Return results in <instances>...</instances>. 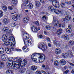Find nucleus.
<instances>
[{"label": "nucleus", "mask_w": 74, "mask_h": 74, "mask_svg": "<svg viewBox=\"0 0 74 74\" xmlns=\"http://www.w3.org/2000/svg\"><path fill=\"white\" fill-rule=\"evenodd\" d=\"M8 62H9L6 63V64H9L13 65V69L14 70H18L20 69L21 66H25L27 63V61L26 59H24L23 62H22V58H15L14 59L13 58H9L8 59Z\"/></svg>", "instance_id": "1"}, {"label": "nucleus", "mask_w": 74, "mask_h": 74, "mask_svg": "<svg viewBox=\"0 0 74 74\" xmlns=\"http://www.w3.org/2000/svg\"><path fill=\"white\" fill-rule=\"evenodd\" d=\"M29 36V34L25 33H24L22 35V37L24 41V44L26 46H29L33 44V41Z\"/></svg>", "instance_id": "2"}, {"label": "nucleus", "mask_w": 74, "mask_h": 74, "mask_svg": "<svg viewBox=\"0 0 74 74\" xmlns=\"http://www.w3.org/2000/svg\"><path fill=\"white\" fill-rule=\"evenodd\" d=\"M39 57H38L39 60H37L36 59V62L37 63H40L43 62L45 59V56L44 54H39Z\"/></svg>", "instance_id": "3"}, {"label": "nucleus", "mask_w": 74, "mask_h": 74, "mask_svg": "<svg viewBox=\"0 0 74 74\" xmlns=\"http://www.w3.org/2000/svg\"><path fill=\"white\" fill-rule=\"evenodd\" d=\"M29 7L30 9L33 8V6L32 3H30V2L27 0H25L24 1V4L21 5V7Z\"/></svg>", "instance_id": "4"}, {"label": "nucleus", "mask_w": 74, "mask_h": 74, "mask_svg": "<svg viewBox=\"0 0 74 74\" xmlns=\"http://www.w3.org/2000/svg\"><path fill=\"white\" fill-rule=\"evenodd\" d=\"M73 54L71 51L69 50L67 52V53L66 54V53H63L62 54V58H66V56H68L70 57V58H71L73 56Z\"/></svg>", "instance_id": "5"}, {"label": "nucleus", "mask_w": 74, "mask_h": 74, "mask_svg": "<svg viewBox=\"0 0 74 74\" xmlns=\"http://www.w3.org/2000/svg\"><path fill=\"white\" fill-rule=\"evenodd\" d=\"M52 24L54 25L55 27H57L59 25V20H56V17L55 16L53 17V21Z\"/></svg>", "instance_id": "6"}, {"label": "nucleus", "mask_w": 74, "mask_h": 74, "mask_svg": "<svg viewBox=\"0 0 74 74\" xmlns=\"http://www.w3.org/2000/svg\"><path fill=\"white\" fill-rule=\"evenodd\" d=\"M38 48L40 49H41L43 51H45L46 49H47V45H43L42 44V43H41L38 46Z\"/></svg>", "instance_id": "7"}, {"label": "nucleus", "mask_w": 74, "mask_h": 74, "mask_svg": "<svg viewBox=\"0 0 74 74\" xmlns=\"http://www.w3.org/2000/svg\"><path fill=\"white\" fill-rule=\"evenodd\" d=\"M42 54V53H35L33 54H32L31 56V58L32 59V60L34 61V62H36V58H35V56H37L38 55H39V54Z\"/></svg>", "instance_id": "8"}, {"label": "nucleus", "mask_w": 74, "mask_h": 74, "mask_svg": "<svg viewBox=\"0 0 74 74\" xmlns=\"http://www.w3.org/2000/svg\"><path fill=\"white\" fill-rule=\"evenodd\" d=\"M61 38H64L65 40L68 41L70 40V36L68 35H63L61 36Z\"/></svg>", "instance_id": "9"}, {"label": "nucleus", "mask_w": 74, "mask_h": 74, "mask_svg": "<svg viewBox=\"0 0 74 74\" xmlns=\"http://www.w3.org/2000/svg\"><path fill=\"white\" fill-rule=\"evenodd\" d=\"M31 29L34 32H37V27L35 26H33L31 27Z\"/></svg>", "instance_id": "10"}, {"label": "nucleus", "mask_w": 74, "mask_h": 74, "mask_svg": "<svg viewBox=\"0 0 74 74\" xmlns=\"http://www.w3.org/2000/svg\"><path fill=\"white\" fill-rule=\"evenodd\" d=\"M66 63V61L64 59L61 60L60 61V64L62 66H64V65H65Z\"/></svg>", "instance_id": "11"}, {"label": "nucleus", "mask_w": 74, "mask_h": 74, "mask_svg": "<svg viewBox=\"0 0 74 74\" xmlns=\"http://www.w3.org/2000/svg\"><path fill=\"white\" fill-rule=\"evenodd\" d=\"M55 52L56 54L59 55V54H60L61 53V50L59 48H57L55 49Z\"/></svg>", "instance_id": "12"}, {"label": "nucleus", "mask_w": 74, "mask_h": 74, "mask_svg": "<svg viewBox=\"0 0 74 74\" xmlns=\"http://www.w3.org/2000/svg\"><path fill=\"white\" fill-rule=\"evenodd\" d=\"M53 42L54 44L56 45L57 47H59L60 46V45L59 44V42H58V41H56V40H54L53 41Z\"/></svg>", "instance_id": "13"}, {"label": "nucleus", "mask_w": 74, "mask_h": 74, "mask_svg": "<svg viewBox=\"0 0 74 74\" xmlns=\"http://www.w3.org/2000/svg\"><path fill=\"white\" fill-rule=\"evenodd\" d=\"M12 18L14 21H17L18 19V15H15L12 16Z\"/></svg>", "instance_id": "14"}, {"label": "nucleus", "mask_w": 74, "mask_h": 74, "mask_svg": "<svg viewBox=\"0 0 74 74\" xmlns=\"http://www.w3.org/2000/svg\"><path fill=\"white\" fill-rule=\"evenodd\" d=\"M23 23H26L29 22V18L27 17H24L23 19Z\"/></svg>", "instance_id": "15"}, {"label": "nucleus", "mask_w": 74, "mask_h": 74, "mask_svg": "<svg viewBox=\"0 0 74 74\" xmlns=\"http://www.w3.org/2000/svg\"><path fill=\"white\" fill-rule=\"evenodd\" d=\"M15 41V38L13 37L12 36H10L9 39V42H12V41Z\"/></svg>", "instance_id": "16"}, {"label": "nucleus", "mask_w": 74, "mask_h": 74, "mask_svg": "<svg viewBox=\"0 0 74 74\" xmlns=\"http://www.w3.org/2000/svg\"><path fill=\"white\" fill-rule=\"evenodd\" d=\"M2 39L3 41H5V40H7V35L5 34L3 35L2 36Z\"/></svg>", "instance_id": "17"}, {"label": "nucleus", "mask_w": 74, "mask_h": 74, "mask_svg": "<svg viewBox=\"0 0 74 74\" xmlns=\"http://www.w3.org/2000/svg\"><path fill=\"white\" fill-rule=\"evenodd\" d=\"M9 44L10 45V46L14 47V45H15V40L13 41L12 42H9Z\"/></svg>", "instance_id": "18"}, {"label": "nucleus", "mask_w": 74, "mask_h": 74, "mask_svg": "<svg viewBox=\"0 0 74 74\" xmlns=\"http://www.w3.org/2000/svg\"><path fill=\"white\" fill-rule=\"evenodd\" d=\"M31 69L32 71H35L37 70V67L36 66L33 65L31 66Z\"/></svg>", "instance_id": "19"}, {"label": "nucleus", "mask_w": 74, "mask_h": 74, "mask_svg": "<svg viewBox=\"0 0 74 74\" xmlns=\"http://www.w3.org/2000/svg\"><path fill=\"white\" fill-rule=\"evenodd\" d=\"M56 1V4L55 5V7L57 8H58L59 7V2L58 0H55Z\"/></svg>", "instance_id": "20"}, {"label": "nucleus", "mask_w": 74, "mask_h": 74, "mask_svg": "<svg viewBox=\"0 0 74 74\" xmlns=\"http://www.w3.org/2000/svg\"><path fill=\"white\" fill-rule=\"evenodd\" d=\"M2 8L5 12H6L7 10V7L5 5L2 6Z\"/></svg>", "instance_id": "21"}, {"label": "nucleus", "mask_w": 74, "mask_h": 74, "mask_svg": "<svg viewBox=\"0 0 74 74\" xmlns=\"http://www.w3.org/2000/svg\"><path fill=\"white\" fill-rule=\"evenodd\" d=\"M65 22H67V21H70L71 19V16H65Z\"/></svg>", "instance_id": "22"}, {"label": "nucleus", "mask_w": 74, "mask_h": 74, "mask_svg": "<svg viewBox=\"0 0 74 74\" xmlns=\"http://www.w3.org/2000/svg\"><path fill=\"white\" fill-rule=\"evenodd\" d=\"M62 30L61 29H59L57 30V31L56 32L57 34V35H60V34L62 33Z\"/></svg>", "instance_id": "23"}, {"label": "nucleus", "mask_w": 74, "mask_h": 74, "mask_svg": "<svg viewBox=\"0 0 74 74\" xmlns=\"http://www.w3.org/2000/svg\"><path fill=\"white\" fill-rule=\"evenodd\" d=\"M48 10H49V11H51V12H53V10H54V8H53V7L52 6H50L48 7Z\"/></svg>", "instance_id": "24"}, {"label": "nucleus", "mask_w": 74, "mask_h": 74, "mask_svg": "<svg viewBox=\"0 0 74 74\" xmlns=\"http://www.w3.org/2000/svg\"><path fill=\"white\" fill-rule=\"evenodd\" d=\"M5 51L7 53H10L11 52V49L10 48L9 49L8 48H5Z\"/></svg>", "instance_id": "25"}, {"label": "nucleus", "mask_w": 74, "mask_h": 74, "mask_svg": "<svg viewBox=\"0 0 74 74\" xmlns=\"http://www.w3.org/2000/svg\"><path fill=\"white\" fill-rule=\"evenodd\" d=\"M25 71L26 68H23L20 69V72L21 73H25Z\"/></svg>", "instance_id": "26"}, {"label": "nucleus", "mask_w": 74, "mask_h": 74, "mask_svg": "<svg viewBox=\"0 0 74 74\" xmlns=\"http://www.w3.org/2000/svg\"><path fill=\"white\" fill-rule=\"evenodd\" d=\"M2 31L3 32H7L8 31V28L5 27L3 28Z\"/></svg>", "instance_id": "27"}, {"label": "nucleus", "mask_w": 74, "mask_h": 74, "mask_svg": "<svg viewBox=\"0 0 74 74\" xmlns=\"http://www.w3.org/2000/svg\"><path fill=\"white\" fill-rule=\"evenodd\" d=\"M4 52V49L2 47H0V54H3Z\"/></svg>", "instance_id": "28"}, {"label": "nucleus", "mask_w": 74, "mask_h": 74, "mask_svg": "<svg viewBox=\"0 0 74 74\" xmlns=\"http://www.w3.org/2000/svg\"><path fill=\"white\" fill-rule=\"evenodd\" d=\"M41 5V3L38 1H36V6L37 7H38Z\"/></svg>", "instance_id": "29"}, {"label": "nucleus", "mask_w": 74, "mask_h": 74, "mask_svg": "<svg viewBox=\"0 0 74 74\" xmlns=\"http://www.w3.org/2000/svg\"><path fill=\"white\" fill-rule=\"evenodd\" d=\"M53 11H54V12H55V13H56V14H58L59 12H62L61 11H59L58 9H54Z\"/></svg>", "instance_id": "30"}, {"label": "nucleus", "mask_w": 74, "mask_h": 74, "mask_svg": "<svg viewBox=\"0 0 74 74\" xmlns=\"http://www.w3.org/2000/svg\"><path fill=\"white\" fill-rule=\"evenodd\" d=\"M8 64V65H7V68L8 69H13V66L12 65V66H11V64Z\"/></svg>", "instance_id": "31"}, {"label": "nucleus", "mask_w": 74, "mask_h": 74, "mask_svg": "<svg viewBox=\"0 0 74 74\" xmlns=\"http://www.w3.org/2000/svg\"><path fill=\"white\" fill-rule=\"evenodd\" d=\"M6 74H13V72L11 71L7 70L6 72Z\"/></svg>", "instance_id": "32"}, {"label": "nucleus", "mask_w": 74, "mask_h": 74, "mask_svg": "<svg viewBox=\"0 0 74 74\" xmlns=\"http://www.w3.org/2000/svg\"><path fill=\"white\" fill-rule=\"evenodd\" d=\"M12 1H14L13 5H16L18 3V0H12Z\"/></svg>", "instance_id": "33"}, {"label": "nucleus", "mask_w": 74, "mask_h": 74, "mask_svg": "<svg viewBox=\"0 0 74 74\" xmlns=\"http://www.w3.org/2000/svg\"><path fill=\"white\" fill-rule=\"evenodd\" d=\"M4 66V64L3 62H1V61L0 60V67H3Z\"/></svg>", "instance_id": "34"}, {"label": "nucleus", "mask_w": 74, "mask_h": 74, "mask_svg": "<svg viewBox=\"0 0 74 74\" xmlns=\"http://www.w3.org/2000/svg\"><path fill=\"white\" fill-rule=\"evenodd\" d=\"M43 21L46 22L47 21V16H43L42 18Z\"/></svg>", "instance_id": "35"}, {"label": "nucleus", "mask_w": 74, "mask_h": 74, "mask_svg": "<svg viewBox=\"0 0 74 74\" xmlns=\"http://www.w3.org/2000/svg\"><path fill=\"white\" fill-rule=\"evenodd\" d=\"M3 23L5 24H6V23H8V20H7V18H4L3 19Z\"/></svg>", "instance_id": "36"}, {"label": "nucleus", "mask_w": 74, "mask_h": 74, "mask_svg": "<svg viewBox=\"0 0 74 74\" xmlns=\"http://www.w3.org/2000/svg\"><path fill=\"white\" fill-rule=\"evenodd\" d=\"M61 7L62 8H64V7L66 6V5L64 3H61L60 4Z\"/></svg>", "instance_id": "37"}, {"label": "nucleus", "mask_w": 74, "mask_h": 74, "mask_svg": "<svg viewBox=\"0 0 74 74\" xmlns=\"http://www.w3.org/2000/svg\"><path fill=\"white\" fill-rule=\"evenodd\" d=\"M74 41H73L70 40L69 42V44L72 45L74 44Z\"/></svg>", "instance_id": "38"}, {"label": "nucleus", "mask_w": 74, "mask_h": 74, "mask_svg": "<svg viewBox=\"0 0 74 74\" xmlns=\"http://www.w3.org/2000/svg\"><path fill=\"white\" fill-rule=\"evenodd\" d=\"M46 29H47V30H49L51 29H52V27L49 25H47L46 27Z\"/></svg>", "instance_id": "39"}, {"label": "nucleus", "mask_w": 74, "mask_h": 74, "mask_svg": "<svg viewBox=\"0 0 74 74\" xmlns=\"http://www.w3.org/2000/svg\"><path fill=\"white\" fill-rule=\"evenodd\" d=\"M54 64L56 66H57L59 65V62L58 61H55L54 62Z\"/></svg>", "instance_id": "40"}, {"label": "nucleus", "mask_w": 74, "mask_h": 74, "mask_svg": "<svg viewBox=\"0 0 74 74\" xmlns=\"http://www.w3.org/2000/svg\"><path fill=\"white\" fill-rule=\"evenodd\" d=\"M1 59L2 60H3V61H5V56H4V55H3L1 57Z\"/></svg>", "instance_id": "41"}, {"label": "nucleus", "mask_w": 74, "mask_h": 74, "mask_svg": "<svg viewBox=\"0 0 74 74\" xmlns=\"http://www.w3.org/2000/svg\"><path fill=\"white\" fill-rule=\"evenodd\" d=\"M11 26L12 27H14L16 26V24L14 22H13L11 23Z\"/></svg>", "instance_id": "42"}, {"label": "nucleus", "mask_w": 74, "mask_h": 74, "mask_svg": "<svg viewBox=\"0 0 74 74\" xmlns=\"http://www.w3.org/2000/svg\"><path fill=\"white\" fill-rule=\"evenodd\" d=\"M3 15V11L0 10V18L2 17Z\"/></svg>", "instance_id": "43"}, {"label": "nucleus", "mask_w": 74, "mask_h": 74, "mask_svg": "<svg viewBox=\"0 0 74 74\" xmlns=\"http://www.w3.org/2000/svg\"><path fill=\"white\" fill-rule=\"evenodd\" d=\"M65 3H66L68 5H71V3L70 1H67V2H65Z\"/></svg>", "instance_id": "44"}, {"label": "nucleus", "mask_w": 74, "mask_h": 74, "mask_svg": "<svg viewBox=\"0 0 74 74\" xmlns=\"http://www.w3.org/2000/svg\"><path fill=\"white\" fill-rule=\"evenodd\" d=\"M68 28L70 29H71L72 27H73V26L71 24H69L68 26Z\"/></svg>", "instance_id": "45"}, {"label": "nucleus", "mask_w": 74, "mask_h": 74, "mask_svg": "<svg viewBox=\"0 0 74 74\" xmlns=\"http://www.w3.org/2000/svg\"><path fill=\"white\" fill-rule=\"evenodd\" d=\"M66 31L67 33H71V31L69 29V28H67L66 29Z\"/></svg>", "instance_id": "46"}, {"label": "nucleus", "mask_w": 74, "mask_h": 74, "mask_svg": "<svg viewBox=\"0 0 74 74\" xmlns=\"http://www.w3.org/2000/svg\"><path fill=\"white\" fill-rule=\"evenodd\" d=\"M69 70H67L64 73V74H67L68 73H69Z\"/></svg>", "instance_id": "47"}, {"label": "nucleus", "mask_w": 74, "mask_h": 74, "mask_svg": "<svg viewBox=\"0 0 74 74\" xmlns=\"http://www.w3.org/2000/svg\"><path fill=\"white\" fill-rule=\"evenodd\" d=\"M8 8L9 10H12L13 8L12 6H9L8 7Z\"/></svg>", "instance_id": "48"}, {"label": "nucleus", "mask_w": 74, "mask_h": 74, "mask_svg": "<svg viewBox=\"0 0 74 74\" xmlns=\"http://www.w3.org/2000/svg\"><path fill=\"white\" fill-rule=\"evenodd\" d=\"M35 23L36 25H37L38 26L39 25V23L38 21H36L35 22Z\"/></svg>", "instance_id": "49"}, {"label": "nucleus", "mask_w": 74, "mask_h": 74, "mask_svg": "<svg viewBox=\"0 0 74 74\" xmlns=\"http://www.w3.org/2000/svg\"><path fill=\"white\" fill-rule=\"evenodd\" d=\"M62 22H65V21H66V18H62Z\"/></svg>", "instance_id": "50"}, {"label": "nucleus", "mask_w": 74, "mask_h": 74, "mask_svg": "<svg viewBox=\"0 0 74 74\" xmlns=\"http://www.w3.org/2000/svg\"><path fill=\"white\" fill-rule=\"evenodd\" d=\"M68 63L71 66H74V64L73 63H70V62H68Z\"/></svg>", "instance_id": "51"}, {"label": "nucleus", "mask_w": 74, "mask_h": 74, "mask_svg": "<svg viewBox=\"0 0 74 74\" xmlns=\"http://www.w3.org/2000/svg\"><path fill=\"white\" fill-rule=\"evenodd\" d=\"M65 27V23H63L62 25V28H64Z\"/></svg>", "instance_id": "52"}, {"label": "nucleus", "mask_w": 74, "mask_h": 74, "mask_svg": "<svg viewBox=\"0 0 74 74\" xmlns=\"http://www.w3.org/2000/svg\"><path fill=\"white\" fill-rule=\"evenodd\" d=\"M40 71H38L36 72V74H40Z\"/></svg>", "instance_id": "53"}, {"label": "nucleus", "mask_w": 74, "mask_h": 74, "mask_svg": "<svg viewBox=\"0 0 74 74\" xmlns=\"http://www.w3.org/2000/svg\"><path fill=\"white\" fill-rule=\"evenodd\" d=\"M29 51V49L28 48H27V49H26V50H24V52H28Z\"/></svg>", "instance_id": "54"}, {"label": "nucleus", "mask_w": 74, "mask_h": 74, "mask_svg": "<svg viewBox=\"0 0 74 74\" xmlns=\"http://www.w3.org/2000/svg\"><path fill=\"white\" fill-rule=\"evenodd\" d=\"M74 35V33H71L70 34V36L71 37H73Z\"/></svg>", "instance_id": "55"}, {"label": "nucleus", "mask_w": 74, "mask_h": 74, "mask_svg": "<svg viewBox=\"0 0 74 74\" xmlns=\"http://www.w3.org/2000/svg\"><path fill=\"white\" fill-rule=\"evenodd\" d=\"M10 49L12 51H14V48L12 47H10Z\"/></svg>", "instance_id": "56"}, {"label": "nucleus", "mask_w": 74, "mask_h": 74, "mask_svg": "<svg viewBox=\"0 0 74 74\" xmlns=\"http://www.w3.org/2000/svg\"><path fill=\"white\" fill-rule=\"evenodd\" d=\"M43 36L42 35H40L39 36V38H42Z\"/></svg>", "instance_id": "57"}, {"label": "nucleus", "mask_w": 74, "mask_h": 74, "mask_svg": "<svg viewBox=\"0 0 74 74\" xmlns=\"http://www.w3.org/2000/svg\"><path fill=\"white\" fill-rule=\"evenodd\" d=\"M46 39L47 41H51V40L48 37H47L46 38Z\"/></svg>", "instance_id": "58"}, {"label": "nucleus", "mask_w": 74, "mask_h": 74, "mask_svg": "<svg viewBox=\"0 0 74 74\" xmlns=\"http://www.w3.org/2000/svg\"><path fill=\"white\" fill-rule=\"evenodd\" d=\"M26 47L25 46H23V51H25V49H26Z\"/></svg>", "instance_id": "59"}, {"label": "nucleus", "mask_w": 74, "mask_h": 74, "mask_svg": "<svg viewBox=\"0 0 74 74\" xmlns=\"http://www.w3.org/2000/svg\"><path fill=\"white\" fill-rule=\"evenodd\" d=\"M50 72L48 71H46V72L45 73V74H50Z\"/></svg>", "instance_id": "60"}, {"label": "nucleus", "mask_w": 74, "mask_h": 74, "mask_svg": "<svg viewBox=\"0 0 74 74\" xmlns=\"http://www.w3.org/2000/svg\"><path fill=\"white\" fill-rule=\"evenodd\" d=\"M40 73H44L45 72L44 71H41L40 72Z\"/></svg>", "instance_id": "61"}, {"label": "nucleus", "mask_w": 74, "mask_h": 74, "mask_svg": "<svg viewBox=\"0 0 74 74\" xmlns=\"http://www.w3.org/2000/svg\"><path fill=\"white\" fill-rule=\"evenodd\" d=\"M48 46L49 47H51V45L50 43H48Z\"/></svg>", "instance_id": "62"}, {"label": "nucleus", "mask_w": 74, "mask_h": 74, "mask_svg": "<svg viewBox=\"0 0 74 74\" xmlns=\"http://www.w3.org/2000/svg\"><path fill=\"white\" fill-rule=\"evenodd\" d=\"M15 51H21V50L20 49H15Z\"/></svg>", "instance_id": "63"}, {"label": "nucleus", "mask_w": 74, "mask_h": 74, "mask_svg": "<svg viewBox=\"0 0 74 74\" xmlns=\"http://www.w3.org/2000/svg\"><path fill=\"white\" fill-rule=\"evenodd\" d=\"M71 73L72 74H74V69L72 70V71H71Z\"/></svg>", "instance_id": "64"}]
</instances>
